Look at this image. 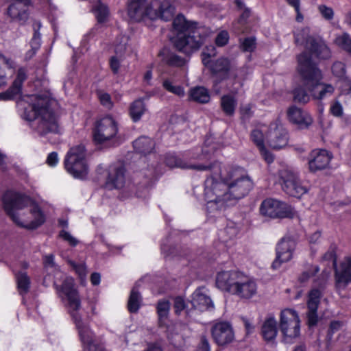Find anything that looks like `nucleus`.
I'll use <instances>...</instances> for the list:
<instances>
[{"mask_svg":"<svg viewBox=\"0 0 351 351\" xmlns=\"http://www.w3.org/2000/svg\"><path fill=\"white\" fill-rule=\"evenodd\" d=\"M218 175L210 171L211 175L205 180L204 195L209 213L221 210L232 204L237 199L243 197L252 187L250 179L241 174V169H234L223 174L221 164Z\"/></svg>","mask_w":351,"mask_h":351,"instance_id":"nucleus-1","label":"nucleus"},{"mask_svg":"<svg viewBox=\"0 0 351 351\" xmlns=\"http://www.w3.org/2000/svg\"><path fill=\"white\" fill-rule=\"evenodd\" d=\"M27 106L22 101L19 105L23 106L22 117L32 122L31 127L40 136L49 133L57 134L61 127L58 115L50 108L49 100L38 95L27 97Z\"/></svg>","mask_w":351,"mask_h":351,"instance_id":"nucleus-2","label":"nucleus"},{"mask_svg":"<svg viewBox=\"0 0 351 351\" xmlns=\"http://www.w3.org/2000/svg\"><path fill=\"white\" fill-rule=\"evenodd\" d=\"M297 72L304 81L312 98L322 100L334 93L335 87L332 84L321 82L322 73L312 62L311 57L307 52L304 51L297 56Z\"/></svg>","mask_w":351,"mask_h":351,"instance_id":"nucleus-3","label":"nucleus"},{"mask_svg":"<svg viewBox=\"0 0 351 351\" xmlns=\"http://www.w3.org/2000/svg\"><path fill=\"white\" fill-rule=\"evenodd\" d=\"M175 13V8L169 2L147 0H130L128 5V14L135 21L145 19L155 20L160 19L165 21L171 20Z\"/></svg>","mask_w":351,"mask_h":351,"instance_id":"nucleus-4","label":"nucleus"},{"mask_svg":"<svg viewBox=\"0 0 351 351\" xmlns=\"http://www.w3.org/2000/svg\"><path fill=\"white\" fill-rule=\"evenodd\" d=\"M2 202L4 210L9 215L12 221L20 226H24L20 220L17 211L30 206V212L34 219L29 224L30 228H36L45 222V215L39 206L29 197L21 195L14 191H6L3 197Z\"/></svg>","mask_w":351,"mask_h":351,"instance_id":"nucleus-5","label":"nucleus"},{"mask_svg":"<svg viewBox=\"0 0 351 351\" xmlns=\"http://www.w3.org/2000/svg\"><path fill=\"white\" fill-rule=\"evenodd\" d=\"M210 34V30L205 26H199L183 34H177L174 45L180 52L191 55L197 51Z\"/></svg>","mask_w":351,"mask_h":351,"instance_id":"nucleus-6","label":"nucleus"},{"mask_svg":"<svg viewBox=\"0 0 351 351\" xmlns=\"http://www.w3.org/2000/svg\"><path fill=\"white\" fill-rule=\"evenodd\" d=\"M294 38L297 45L304 46L317 58L327 59L330 57V51L324 41L319 38L311 36L308 28L296 29L294 32Z\"/></svg>","mask_w":351,"mask_h":351,"instance_id":"nucleus-7","label":"nucleus"},{"mask_svg":"<svg viewBox=\"0 0 351 351\" xmlns=\"http://www.w3.org/2000/svg\"><path fill=\"white\" fill-rule=\"evenodd\" d=\"M64 165L73 177L84 179L88 171L84 146L79 145L71 148L65 158Z\"/></svg>","mask_w":351,"mask_h":351,"instance_id":"nucleus-8","label":"nucleus"},{"mask_svg":"<svg viewBox=\"0 0 351 351\" xmlns=\"http://www.w3.org/2000/svg\"><path fill=\"white\" fill-rule=\"evenodd\" d=\"M280 329L286 343H292L300 335V320L298 313L291 308H285L280 313Z\"/></svg>","mask_w":351,"mask_h":351,"instance_id":"nucleus-9","label":"nucleus"},{"mask_svg":"<svg viewBox=\"0 0 351 351\" xmlns=\"http://www.w3.org/2000/svg\"><path fill=\"white\" fill-rule=\"evenodd\" d=\"M118 132L117 121L112 117H105L96 122L93 130V139L96 143L103 144L114 140Z\"/></svg>","mask_w":351,"mask_h":351,"instance_id":"nucleus-10","label":"nucleus"},{"mask_svg":"<svg viewBox=\"0 0 351 351\" xmlns=\"http://www.w3.org/2000/svg\"><path fill=\"white\" fill-rule=\"evenodd\" d=\"M279 176L282 181V189L290 196L299 198L308 192V188L302 184L298 173L292 169H282L279 171Z\"/></svg>","mask_w":351,"mask_h":351,"instance_id":"nucleus-11","label":"nucleus"},{"mask_svg":"<svg viewBox=\"0 0 351 351\" xmlns=\"http://www.w3.org/2000/svg\"><path fill=\"white\" fill-rule=\"evenodd\" d=\"M74 286L72 277H66L60 287L56 286L59 296L67 300L70 315L82 311L80 299Z\"/></svg>","mask_w":351,"mask_h":351,"instance_id":"nucleus-12","label":"nucleus"},{"mask_svg":"<svg viewBox=\"0 0 351 351\" xmlns=\"http://www.w3.org/2000/svg\"><path fill=\"white\" fill-rule=\"evenodd\" d=\"M260 212L263 216L270 218L289 217L293 214L290 206L272 198L266 199L261 203Z\"/></svg>","mask_w":351,"mask_h":351,"instance_id":"nucleus-13","label":"nucleus"},{"mask_svg":"<svg viewBox=\"0 0 351 351\" xmlns=\"http://www.w3.org/2000/svg\"><path fill=\"white\" fill-rule=\"evenodd\" d=\"M165 163L167 166L173 168H180L182 169H192L197 171H212L218 175L220 172V165L217 162L208 164L193 163L186 161L180 158L173 155H169L166 157Z\"/></svg>","mask_w":351,"mask_h":351,"instance_id":"nucleus-14","label":"nucleus"},{"mask_svg":"<svg viewBox=\"0 0 351 351\" xmlns=\"http://www.w3.org/2000/svg\"><path fill=\"white\" fill-rule=\"evenodd\" d=\"M242 274L237 270L221 271L216 276V286L222 291L232 294Z\"/></svg>","mask_w":351,"mask_h":351,"instance_id":"nucleus-15","label":"nucleus"},{"mask_svg":"<svg viewBox=\"0 0 351 351\" xmlns=\"http://www.w3.org/2000/svg\"><path fill=\"white\" fill-rule=\"evenodd\" d=\"M71 317L75 324L84 350H90L91 347L96 344L95 335L90 327L84 322L82 311L73 314Z\"/></svg>","mask_w":351,"mask_h":351,"instance_id":"nucleus-16","label":"nucleus"},{"mask_svg":"<svg viewBox=\"0 0 351 351\" xmlns=\"http://www.w3.org/2000/svg\"><path fill=\"white\" fill-rule=\"evenodd\" d=\"M266 138L269 145L274 149H282L288 143L287 132L278 122H274L270 125Z\"/></svg>","mask_w":351,"mask_h":351,"instance_id":"nucleus-17","label":"nucleus"},{"mask_svg":"<svg viewBox=\"0 0 351 351\" xmlns=\"http://www.w3.org/2000/svg\"><path fill=\"white\" fill-rule=\"evenodd\" d=\"M295 248V243L293 239H282L276 246V258L271 267L276 269L279 268L282 263L289 261L293 257Z\"/></svg>","mask_w":351,"mask_h":351,"instance_id":"nucleus-18","label":"nucleus"},{"mask_svg":"<svg viewBox=\"0 0 351 351\" xmlns=\"http://www.w3.org/2000/svg\"><path fill=\"white\" fill-rule=\"evenodd\" d=\"M125 169L121 165H112L107 170L106 186L110 189H123L126 184Z\"/></svg>","mask_w":351,"mask_h":351,"instance_id":"nucleus-19","label":"nucleus"},{"mask_svg":"<svg viewBox=\"0 0 351 351\" xmlns=\"http://www.w3.org/2000/svg\"><path fill=\"white\" fill-rule=\"evenodd\" d=\"M211 333L215 341L221 346L232 342L234 337L231 325L226 322L215 323L211 328Z\"/></svg>","mask_w":351,"mask_h":351,"instance_id":"nucleus-20","label":"nucleus"},{"mask_svg":"<svg viewBox=\"0 0 351 351\" xmlns=\"http://www.w3.org/2000/svg\"><path fill=\"white\" fill-rule=\"evenodd\" d=\"M287 115L288 120L300 129L308 128L313 123V118L309 113L295 106L287 109Z\"/></svg>","mask_w":351,"mask_h":351,"instance_id":"nucleus-21","label":"nucleus"},{"mask_svg":"<svg viewBox=\"0 0 351 351\" xmlns=\"http://www.w3.org/2000/svg\"><path fill=\"white\" fill-rule=\"evenodd\" d=\"M332 158V155L326 149L313 150L308 158V168L311 172L326 169Z\"/></svg>","mask_w":351,"mask_h":351,"instance_id":"nucleus-22","label":"nucleus"},{"mask_svg":"<svg viewBox=\"0 0 351 351\" xmlns=\"http://www.w3.org/2000/svg\"><path fill=\"white\" fill-rule=\"evenodd\" d=\"M256 292L257 285L256 282L243 273L232 295L243 299H250L255 295Z\"/></svg>","mask_w":351,"mask_h":351,"instance_id":"nucleus-23","label":"nucleus"},{"mask_svg":"<svg viewBox=\"0 0 351 351\" xmlns=\"http://www.w3.org/2000/svg\"><path fill=\"white\" fill-rule=\"evenodd\" d=\"M335 280L339 288H345L351 282V255L345 257L336 268Z\"/></svg>","mask_w":351,"mask_h":351,"instance_id":"nucleus-24","label":"nucleus"},{"mask_svg":"<svg viewBox=\"0 0 351 351\" xmlns=\"http://www.w3.org/2000/svg\"><path fill=\"white\" fill-rule=\"evenodd\" d=\"M322 296V291L319 289H313L308 293V299L307 301V317L309 326H315L317 323L318 316L317 314V310Z\"/></svg>","mask_w":351,"mask_h":351,"instance_id":"nucleus-25","label":"nucleus"},{"mask_svg":"<svg viewBox=\"0 0 351 351\" xmlns=\"http://www.w3.org/2000/svg\"><path fill=\"white\" fill-rule=\"evenodd\" d=\"M29 0H14L8 8V14L14 20L25 21L28 18Z\"/></svg>","mask_w":351,"mask_h":351,"instance_id":"nucleus-26","label":"nucleus"},{"mask_svg":"<svg viewBox=\"0 0 351 351\" xmlns=\"http://www.w3.org/2000/svg\"><path fill=\"white\" fill-rule=\"evenodd\" d=\"M26 78V70L24 68H20L18 70L16 77L13 82L12 85L5 92L0 93V99L10 100L20 95L23 82Z\"/></svg>","mask_w":351,"mask_h":351,"instance_id":"nucleus-27","label":"nucleus"},{"mask_svg":"<svg viewBox=\"0 0 351 351\" xmlns=\"http://www.w3.org/2000/svg\"><path fill=\"white\" fill-rule=\"evenodd\" d=\"M191 304L194 308L200 311L213 308V302L206 293L204 288H199L195 290L192 295Z\"/></svg>","mask_w":351,"mask_h":351,"instance_id":"nucleus-28","label":"nucleus"},{"mask_svg":"<svg viewBox=\"0 0 351 351\" xmlns=\"http://www.w3.org/2000/svg\"><path fill=\"white\" fill-rule=\"evenodd\" d=\"M278 334L277 322L274 315H269L263 322L261 335L267 341L275 340Z\"/></svg>","mask_w":351,"mask_h":351,"instance_id":"nucleus-29","label":"nucleus"},{"mask_svg":"<svg viewBox=\"0 0 351 351\" xmlns=\"http://www.w3.org/2000/svg\"><path fill=\"white\" fill-rule=\"evenodd\" d=\"M199 26L196 22L187 21L182 14H178L173 21V27L177 34H183Z\"/></svg>","mask_w":351,"mask_h":351,"instance_id":"nucleus-30","label":"nucleus"},{"mask_svg":"<svg viewBox=\"0 0 351 351\" xmlns=\"http://www.w3.org/2000/svg\"><path fill=\"white\" fill-rule=\"evenodd\" d=\"M230 69V62L226 58H220L210 65L212 72L219 75L221 80L228 78Z\"/></svg>","mask_w":351,"mask_h":351,"instance_id":"nucleus-31","label":"nucleus"},{"mask_svg":"<svg viewBox=\"0 0 351 351\" xmlns=\"http://www.w3.org/2000/svg\"><path fill=\"white\" fill-rule=\"evenodd\" d=\"M154 146V141L147 136H141L133 143V147L136 152L143 155L152 153Z\"/></svg>","mask_w":351,"mask_h":351,"instance_id":"nucleus-32","label":"nucleus"},{"mask_svg":"<svg viewBox=\"0 0 351 351\" xmlns=\"http://www.w3.org/2000/svg\"><path fill=\"white\" fill-rule=\"evenodd\" d=\"M159 55L162 56V60L171 66L182 67L186 63V60L178 55L169 51L167 49H162Z\"/></svg>","mask_w":351,"mask_h":351,"instance_id":"nucleus-33","label":"nucleus"},{"mask_svg":"<svg viewBox=\"0 0 351 351\" xmlns=\"http://www.w3.org/2000/svg\"><path fill=\"white\" fill-rule=\"evenodd\" d=\"M147 108L143 99L134 101L130 106L129 114L134 122L138 121L146 112Z\"/></svg>","mask_w":351,"mask_h":351,"instance_id":"nucleus-34","label":"nucleus"},{"mask_svg":"<svg viewBox=\"0 0 351 351\" xmlns=\"http://www.w3.org/2000/svg\"><path fill=\"white\" fill-rule=\"evenodd\" d=\"M189 98L194 101L205 104L209 101L210 95L204 87L197 86L191 89Z\"/></svg>","mask_w":351,"mask_h":351,"instance_id":"nucleus-35","label":"nucleus"},{"mask_svg":"<svg viewBox=\"0 0 351 351\" xmlns=\"http://www.w3.org/2000/svg\"><path fill=\"white\" fill-rule=\"evenodd\" d=\"M237 104L236 99L230 95H223L221 98V107L223 112L228 116H232Z\"/></svg>","mask_w":351,"mask_h":351,"instance_id":"nucleus-36","label":"nucleus"},{"mask_svg":"<svg viewBox=\"0 0 351 351\" xmlns=\"http://www.w3.org/2000/svg\"><path fill=\"white\" fill-rule=\"evenodd\" d=\"M142 303V297L134 287L131 292L128 302V309L130 313H136Z\"/></svg>","mask_w":351,"mask_h":351,"instance_id":"nucleus-37","label":"nucleus"},{"mask_svg":"<svg viewBox=\"0 0 351 351\" xmlns=\"http://www.w3.org/2000/svg\"><path fill=\"white\" fill-rule=\"evenodd\" d=\"M99 23H104L107 21L109 16V10L105 4L97 1L92 8Z\"/></svg>","mask_w":351,"mask_h":351,"instance_id":"nucleus-38","label":"nucleus"},{"mask_svg":"<svg viewBox=\"0 0 351 351\" xmlns=\"http://www.w3.org/2000/svg\"><path fill=\"white\" fill-rule=\"evenodd\" d=\"M306 89L308 90L306 87L304 88L302 86H299L294 88L293 90V100L295 102L300 104L308 103L312 97L311 93L308 94L307 93Z\"/></svg>","mask_w":351,"mask_h":351,"instance_id":"nucleus-39","label":"nucleus"},{"mask_svg":"<svg viewBox=\"0 0 351 351\" xmlns=\"http://www.w3.org/2000/svg\"><path fill=\"white\" fill-rule=\"evenodd\" d=\"M162 87L168 92L177 96L183 97L184 95V88L181 86L174 84L173 80L171 78L163 80Z\"/></svg>","mask_w":351,"mask_h":351,"instance_id":"nucleus-40","label":"nucleus"},{"mask_svg":"<svg viewBox=\"0 0 351 351\" xmlns=\"http://www.w3.org/2000/svg\"><path fill=\"white\" fill-rule=\"evenodd\" d=\"M18 289L21 294L26 293L29 288V278L25 272H20L16 276Z\"/></svg>","mask_w":351,"mask_h":351,"instance_id":"nucleus-41","label":"nucleus"},{"mask_svg":"<svg viewBox=\"0 0 351 351\" xmlns=\"http://www.w3.org/2000/svg\"><path fill=\"white\" fill-rule=\"evenodd\" d=\"M335 43L351 55V38L348 34L343 33L337 36Z\"/></svg>","mask_w":351,"mask_h":351,"instance_id":"nucleus-42","label":"nucleus"},{"mask_svg":"<svg viewBox=\"0 0 351 351\" xmlns=\"http://www.w3.org/2000/svg\"><path fill=\"white\" fill-rule=\"evenodd\" d=\"M266 130L265 126L257 128L252 130L251 133V139L256 145L258 148L262 147L264 145V134L263 132Z\"/></svg>","mask_w":351,"mask_h":351,"instance_id":"nucleus-43","label":"nucleus"},{"mask_svg":"<svg viewBox=\"0 0 351 351\" xmlns=\"http://www.w3.org/2000/svg\"><path fill=\"white\" fill-rule=\"evenodd\" d=\"M256 39L254 37H247L243 40L240 39V48L243 51H253L256 48Z\"/></svg>","mask_w":351,"mask_h":351,"instance_id":"nucleus-44","label":"nucleus"},{"mask_svg":"<svg viewBox=\"0 0 351 351\" xmlns=\"http://www.w3.org/2000/svg\"><path fill=\"white\" fill-rule=\"evenodd\" d=\"M97 95L101 104L103 106L107 109H111L113 107V103L112 101L111 97L108 93L103 90H97Z\"/></svg>","mask_w":351,"mask_h":351,"instance_id":"nucleus-45","label":"nucleus"},{"mask_svg":"<svg viewBox=\"0 0 351 351\" xmlns=\"http://www.w3.org/2000/svg\"><path fill=\"white\" fill-rule=\"evenodd\" d=\"M169 308L170 304L168 301L162 300L158 302L157 305V312L160 320L167 318Z\"/></svg>","mask_w":351,"mask_h":351,"instance_id":"nucleus-46","label":"nucleus"},{"mask_svg":"<svg viewBox=\"0 0 351 351\" xmlns=\"http://www.w3.org/2000/svg\"><path fill=\"white\" fill-rule=\"evenodd\" d=\"M343 326V322L339 321H332L330 322L327 334V340L330 341L333 335L339 331Z\"/></svg>","mask_w":351,"mask_h":351,"instance_id":"nucleus-47","label":"nucleus"},{"mask_svg":"<svg viewBox=\"0 0 351 351\" xmlns=\"http://www.w3.org/2000/svg\"><path fill=\"white\" fill-rule=\"evenodd\" d=\"M332 72L337 77H343L346 74V67L343 63L336 62L332 64Z\"/></svg>","mask_w":351,"mask_h":351,"instance_id":"nucleus-48","label":"nucleus"},{"mask_svg":"<svg viewBox=\"0 0 351 351\" xmlns=\"http://www.w3.org/2000/svg\"><path fill=\"white\" fill-rule=\"evenodd\" d=\"M318 10L326 20H332L333 19L334 11L332 8L328 7L326 5H319Z\"/></svg>","mask_w":351,"mask_h":351,"instance_id":"nucleus-49","label":"nucleus"},{"mask_svg":"<svg viewBox=\"0 0 351 351\" xmlns=\"http://www.w3.org/2000/svg\"><path fill=\"white\" fill-rule=\"evenodd\" d=\"M69 263L79 275L80 278L83 279L86 276V268L84 264H77L73 261H69Z\"/></svg>","mask_w":351,"mask_h":351,"instance_id":"nucleus-50","label":"nucleus"},{"mask_svg":"<svg viewBox=\"0 0 351 351\" xmlns=\"http://www.w3.org/2000/svg\"><path fill=\"white\" fill-rule=\"evenodd\" d=\"M216 54V49L213 45L207 46L206 49L203 51L202 62L204 65H207L208 63V58L215 56Z\"/></svg>","mask_w":351,"mask_h":351,"instance_id":"nucleus-51","label":"nucleus"},{"mask_svg":"<svg viewBox=\"0 0 351 351\" xmlns=\"http://www.w3.org/2000/svg\"><path fill=\"white\" fill-rule=\"evenodd\" d=\"M228 33L226 31H221L217 34L215 38V43L219 47H223L228 43Z\"/></svg>","mask_w":351,"mask_h":351,"instance_id":"nucleus-52","label":"nucleus"},{"mask_svg":"<svg viewBox=\"0 0 351 351\" xmlns=\"http://www.w3.org/2000/svg\"><path fill=\"white\" fill-rule=\"evenodd\" d=\"M319 271V268L318 266H311L308 270L305 271L302 274V275L300 276L299 280L301 282H304L307 280L310 277L315 275Z\"/></svg>","mask_w":351,"mask_h":351,"instance_id":"nucleus-53","label":"nucleus"},{"mask_svg":"<svg viewBox=\"0 0 351 351\" xmlns=\"http://www.w3.org/2000/svg\"><path fill=\"white\" fill-rule=\"evenodd\" d=\"M330 112L335 117H341L343 114V107L339 101H335L330 106Z\"/></svg>","mask_w":351,"mask_h":351,"instance_id":"nucleus-54","label":"nucleus"},{"mask_svg":"<svg viewBox=\"0 0 351 351\" xmlns=\"http://www.w3.org/2000/svg\"><path fill=\"white\" fill-rule=\"evenodd\" d=\"M60 237H62L64 240L69 242V243L71 245L75 246L78 243L77 240L75 238H74L69 232L65 230H62L60 232Z\"/></svg>","mask_w":351,"mask_h":351,"instance_id":"nucleus-55","label":"nucleus"},{"mask_svg":"<svg viewBox=\"0 0 351 351\" xmlns=\"http://www.w3.org/2000/svg\"><path fill=\"white\" fill-rule=\"evenodd\" d=\"M260 152L265 159V160L267 163H271L274 161V156L271 154L268 150H267L265 147V145L262 146V147L258 148Z\"/></svg>","mask_w":351,"mask_h":351,"instance_id":"nucleus-56","label":"nucleus"},{"mask_svg":"<svg viewBox=\"0 0 351 351\" xmlns=\"http://www.w3.org/2000/svg\"><path fill=\"white\" fill-rule=\"evenodd\" d=\"M185 308V302L184 300L178 297L174 300V308L177 314L180 313Z\"/></svg>","mask_w":351,"mask_h":351,"instance_id":"nucleus-57","label":"nucleus"},{"mask_svg":"<svg viewBox=\"0 0 351 351\" xmlns=\"http://www.w3.org/2000/svg\"><path fill=\"white\" fill-rule=\"evenodd\" d=\"M110 66L112 72L116 74L119 72L120 60L117 56H112L110 60Z\"/></svg>","mask_w":351,"mask_h":351,"instance_id":"nucleus-58","label":"nucleus"},{"mask_svg":"<svg viewBox=\"0 0 351 351\" xmlns=\"http://www.w3.org/2000/svg\"><path fill=\"white\" fill-rule=\"evenodd\" d=\"M196 351H210V346L207 339L202 337L200 342L197 347Z\"/></svg>","mask_w":351,"mask_h":351,"instance_id":"nucleus-59","label":"nucleus"},{"mask_svg":"<svg viewBox=\"0 0 351 351\" xmlns=\"http://www.w3.org/2000/svg\"><path fill=\"white\" fill-rule=\"evenodd\" d=\"M58 162V157L56 152L50 153L47 158V163L51 167H54Z\"/></svg>","mask_w":351,"mask_h":351,"instance_id":"nucleus-60","label":"nucleus"},{"mask_svg":"<svg viewBox=\"0 0 351 351\" xmlns=\"http://www.w3.org/2000/svg\"><path fill=\"white\" fill-rule=\"evenodd\" d=\"M323 259L326 261H333L336 263L335 251L334 247H330L324 255Z\"/></svg>","mask_w":351,"mask_h":351,"instance_id":"nucleus-61","label":"nucleus"},{"mask_svg":"<svg viewBox=\"0 0 351 351\" xmlns=\"http://www.w3.org/2000/svg\"><path fill=\"white\" fill-rule=\"evenodd\" d=\"M250 14V10L245 8L238 20L237 23L239 25H243L246 23L247 19L249 17Z\"/></svg>","mask_w":351,"mask_h":351,"instance_id":"nucleus-62","label":"nucleus"},{"mask_svg":"<svg viewBox=\"0 0 351 351\" xmlns=\"http://www.w3.org/2000/svg\"><path fill=\"white\" fill-rule=\"evenodd\" d=\"M241 116L243 118H249L252 114L251 107L250 105L241 106L240 108Z\"/></svg>","mask_w":351,"mask_h":351,"instance_id":"nucleus-63","label":"nucleus"},{"mask_svg":"<svg viewBox=\"0 0 351 351\" xmlns=\"http://www.w3.org/2000/svg\"><path fill=\"white\" fill-rule=\"evenodd\" d=\"M101 276L99 273H93L90 276V281L93 285H98L100 282Z\"/></svg>","mask_w":351,"mask_h":351,"instance_id":"nucleus-64","label":"nucleus"}]
</instances>
